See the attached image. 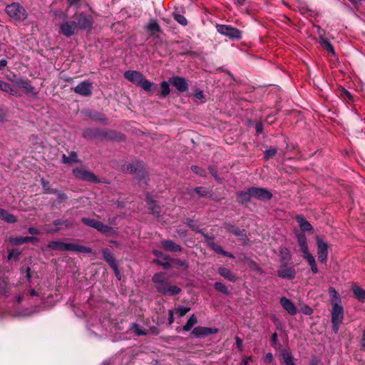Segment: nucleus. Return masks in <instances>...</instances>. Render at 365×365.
<instances>
[{
	"label": "nucleus",
	"instance_id": "a211bd4d",
	"mask_svg": "<svg viewBox=\"0 0 365 365\" xmlns=\"http://www.w3.org/2000/svg\"><path fill=\"white\" fill-rule=\"evenodd\" d=\"M103 257L106 261L110 264V266L113 269L116 275L120 274V272L118 268V264L113 257V255L110 253L108 250H105L103 252Z\"/></svg>",
	"mask_w": 365,
	"mask_h": 365
},
{
	"label": "nucleus",
	"instance_id": "6ab92c4d",
	"mask_svg": "<svg viewBox=\"0 0 365 365\" xmlns=\"http://www.w3.org/2000/svg\"><path fill=\"white\" fill-rule=\"evenodd\" d=\"M0 90L2 91L10 93L12 96H20L21 93L18 89H16L15 87L12 86V85L0 81Z\"/></svg>",
	"mask_w": 365,
	"mask_h": 365
},
{
	"label": "nucleus",
	"instance_id": "58836bf2",
	"mask_svg": "<svg viewBox=\"0 0 365 365\" xmlns=\"http://www.w3.org/2000/svg\"><path fill=\"white\" fill-rule=\"evenodd\" d=\"M170 92L169 83L166 81H163L160 85V96L162 97L167 96Z\"/></svg>",
	"mask_w": 365,
	"mask_h": 365
},
{
	"label": "nucleus",
	"instance_id": "6e6d98bb",
	"mask_svg": "<svg viewBox=\"0 0 365 365\" xmlns=\"http://www.w3.org/2000/svg\"><path fill=\"white\" fill-rule=\"evenodd\" d=\"M16 54V50L14 48H9L6 51V56L9 58H13Z\"/></svg>",
	"mask_w": 365,
	"mask_h": 365
},
{
	"label": "nucleus",
	"instance_id": "2eb2a0df",
	"mask_svg": "<svg viewBox=\"0 0 365 365\" xmlns=\"http://www.w3.org/2000/svg\"><path fill=\"white\" fill-rule=\"evenodd\" d=\"M64 251H71L83 253H90L91 250L89 247L82 246L76 243L65 242Z\"/></svg>",
	"mask_w": 365,
	"mask_h": 365
},
{
	"label": "nucleus",
	"instance_id": "412c9836",
	"mask_svg": "<svg viewBox=\"0 0 365 365\" xmlns=\"http://www.w3.org/2000/svg\"><path fill=\"white\" fill-rule=\"evenodd\" d=\"M181 292V289L175 285H171L168 283L165 284L163 290H160L159 292L163 294L175 295Z\"/></svg>",
	"mask_w": 365,
	"mask_h": 365
},
{
	"label": "nucleus",
	"instance_id": "9d476101",
	"mask_svg": "<svg viewBox=\"0 0 365 365\" xmlns=\"http://www.w3.org/2000/svg\"><path fill=\"white\" fill-rule=\"evenodd\" d=\"M73 174L76 178L83 180H87L92 182H98L97 177L91 172L83 169H73Z\"/></svg>",
	"mask_w": 365,
	"mask_h": 365
},
{
	"label": "nucleus",
	"instance_id": "de8ad7c7",
	"mask_svg": "<svg viewBox=\"0 0 365 365\" xmlns=\"http://www.w3.org/2000/svg\"><path fill=\"white\" fill-rule=\"evenodd\" d=\"M20 252L18 250H11L9 252L8 257L9 259H17L19 257Z\"/></svg>",
	"mask_w": 365,
	"mask_h": 365
},
{
	"label": "nucleus",
	"instance_id": "473e14b6",
	"mask_svg": "<svg viewBox=\"0 0 365 365\" xmlns=\"http://www.w3.org/2000/svg\"><path fill=\"white\" fill-rule=\"evenodd\" d=\"M304 258L308 261V263H309L313 273L317 274L318 272V269L317 267V264H316L314 257L312 255H309L307 257H304Z\"/></svg>",
	"mask_w": 365,
	"mask_h": 365
},
{
	"label": "nucleus",
	"instance_id": "4468645a",
	"mask_svg": "<svg viewBox=\"0 0 365 365\" xmlns=\"http://www.w3.org/2000/svg\"><path fill=\"white\" fill-rule=\"evenodd\" d=\"M168 279L165 273L159 272L154 274L153 277V281L155 284V287L158 292L163 290L166 282Z\"/></svg>",
	"mask_w": 365,
	"mask_h": 365
},
{
	"label": "nucleus",
	"instance_id": "393cba45",
	"mask_svg": "<svg viewBox=\"0 0 365 365\" xmlns=\"http://www.w3.org/2000/svg\"><path fill=\"white\" fill-rule=\"evenodd\" d=\"M210 329L202 327H195L191 332V335L195 337H200L211 334Z\"/></svg>",
	"mask_w": 365,
	"mask_h": 365
},
{
	"label": "nucleus",
	"instance_id": "f8f14e48",
	"mask_svg": "<svg viewBox=\"0 0 365 365\" xmlns=\"http://www.w3.org/2000/svg\"><path fill=\"white\" fill-rule=\"evenodd\" d=\"M296 272L294 269L291 266H287L285 264H282L278 269V275L282 278L293 279L295 277Z\"/></svg>",
	"mask_w": 365,
	"mask_h": 365
},
{
	"label": "nucleus",
	"instance_id": "c756f323",
	"mask_svg": "<svg viewBox=\"0 0 365 365\" xmlns=\"http://www.w3.org/2000/svg\"><path fill=\"white\" fill-rule=\"evenodd\" d=\"M329 295L331 299V305L334 306L335 303H336L337 304H340L341 298H340L339 294L335 290V289L333 287H330L329 290Z\"/></svg>",
	"mask_w": 365,
	"mask_h": 365
},
{
	"label": "nucleus",
	"instance_id": "c03bdc74",
	"mask_svg": "<svg viewBox=\"0 0 365 365\" xmlns=\"http://www.w3.org/2000/svg\"><path fill=\"white\" fill-rule=\"evenodd\" d=\"M82 222L87 226L93 227L94 229H95L96 226L97 225V223L98 222V220H96L93 219L86 218V217L82 218Z\"/></svg>",
	"mask_w": 365,
	"mask_h": 365
},
{
	"label": "nucleus",
	"instance_id": "b1692460",
	"mask_svg": "<svg viewBox=\"0 0 365 365\" xmlns=\"http://www.w3.org/2000/svg\"><path fill=\"white\" fill-rule=\"evenodd\" d=\"M354 297L360 302H365V290L357 285L352 286Z\"/></svg>",
	"mask_w": 365,
	"mask_h": 365
},
{
	"label": "nucleus",
	"instance_id": "ea45409f",
	"mask_svg": "<svg viewBox=\"0 0 365 365\" xmlns=\"http://www.w3.org/2000/svg\"><path fill=\"white\" fill-rule=\"evenodd\" d=\"M138 86H140L145 91H152L153 83L144 78H142V81L140 82Z\"/></svg>",
	"mask_w": 365,
	"mask_h": 365
},
{
	"label": "nucleus",
	"instance_id": "9b49d317",
	"mask_svg": "<svg viewBox=\"0 0 365 365\" xmlns=\"http://www.w3.org/2000/svg\"><path fill=\"white\" fill-rule=\"evenodd\" d=\"M93 86L92 83L88 81H83L78 84L74 88V91L83 96H89L92 93Z\"/></svg>",
	"mask_w": 365,
	"mask_h": 365
},
{
	"label": "nucleus",
	"instance_id": "3c124183",
	"mask_svg": "<svg viewBox=\"0 0 365 365\" xmlns=\"http://www.w3.org/2000/svg\"><path fill=\"white\" fill-rule=\"evenodd\" d=\"M155 262L158 264L162 265L164 268H168V267H170V264L168 262V259L167 257L163 258V259H162V260L161 259H157V260H155Z\"/></svg>",
	"mask_w": 365,
	"mask_h": 365
},
{
	"label": "nucleus",
	"instance_id": "6e6552de",
	"mask_svg": "<svg viewBox=\"0 0 365 365\" xmlns=\"http://www.w3.org/2000/svg\"><path fill=\"white\" fill-rule=\"evenodd\" d=\"M71 225L72 223L68 220L59 219L53 222V227L45 226L43 231L46 233H55L58 232L62 227H68Z\"/></svg>",
	"mask_w": 365,
	"mask_h": 365
},
{
	"label": "nucleus",
	"instance_id": "774afa93",
	"mask_svg": "<svg viewBox=\"0 0 365 365\" xmlns=\"http://www.w3.org/2000/svg\"><path fill=\"white\" fill-rule=\"evenodd\" d=\"M195 97L199 100L202 99L204 98L203 92L202 91H197L195 93Z\"/></svg>",
	"mask_w": 365,
	"mask_h": 365
},
{
	"label": "nucleus",
	"instance_id": "0e129e2a",
	"mask_svg": "<svg viewBox=\"0 0 365 365\" xmlns=\"http://www.w3.org/2000/svg\"><path fill=\"white\" fill-rule=\"evenodd\" d=\"M153 254L158 258V259H163V258H165L164 255L158 250H153Z\"/></svg>",
	"mask_w": 365,
	"mask_h": 365
},
{
	"label": "nucleus",
	"instance_id": "f257e3e1",
	"mask_svg": "<svg viewBox=\"0 0 365 365\" xmlns=\"http://www.w3.org/2000/svg\"><path fill=\"white\" fill-rule=\"evenodd\" d=\"M344 319V309L341 304H334L331 309V324L333 331L337 333L339 329V325L341 324Z\"/></svg>",
	"mask_w": 365,
	"mask_h": 365
},
{
	"label": "nucleus",
	"instance_id": "c85d7f7f",
	"mask_svg": "<svg viewBox=\"0 0 365 365\" xmlns=\"http://www.w3.org/2000/svg\"><path fill=\"white\" fill-rule=\"evenodd\" d=\"M281 355L286 365H294L293 357L289 350H282Z\"/></svg>",
	"mask_w": 365,
	"mask_h": 365
},
{
	"label": "nucleus",
	"instance_id": "aec40b11",
	"mask_svg": "<svg viewBox=\"0 0 365 365\" xmlns=\"http://www.w3.org/2000/svg\"><path fill=\"white\" fill-rule=\"evenodd\" d=\"M298 243L300 246L301 251L303 253V257H307L311 255L309 252V248L307 242V238L303 234H299L297 235Z\"/></svg>",
	"mask_w": 365,
	"mask_h": 365
},
{
	"label": "nucleus",
	"instance_id": "13d9d810",
	"mask_svg": "<svg viewBox=\"0 0 365 365\" xmlns=\"http://www.w3.org/2000/svg\"><path fill=\"white\" fill-rule=\"evenodd\" d=\"M44 227H43L42 229H43ZM29 232L30 234H32V235H39V234H41V232H44L43 231V230H41H41H38V229H36V228H34V227H30V228H29Z\"/></svg>",
	"mask_w": 365,
	"mask_h": 365
},
{
	"label": "nucleus",
	"instance_id": "8fccbe9b",
	"mask_svg": "<svg viewBox=\"0 0 365 365\" xmlns=\"http://www.w3.org/2000/svg\"><path fill=\"white\" fill-rule=\"evenodd\" d=\"M175 19L180 24L185 26L187 24V19L180 14H175Z\"/></svg>",
	"mask_w": 365,
	"mask_h": 365
},
{
	"label": "nucleus",
	"instance_id": "69168bd1",
	"mask_svg": "<svg viewBox=\"0 0 365 365\" xmlns=\"http://www.w3.org/2000/svg\"><path fill=\"white\" fill-rule=\"evenodd\" d=\"M153 254L158 258V259H163V258H165L164 255L158 250H153Z\"/></svg>",
	"mask_w": 365,
	"mask_h": 365
},
{
	"label": "nucleus",
	"instance_id": "37998d69",
	"mask_svg": "<svg viewBox=\"0 0 365 365\" xmlns=\"http://www.w3.org/2000/svg\"><path fill=\"white\" fill-rule=\"evenodd\" d=\"M214 287L217 291H219L220 292H222V293H225V294H228L229 293V291H228L227 288L222 282H215V284H214Z\"/></svg>",
	"mask_w": 365,
	"mask_h": 365
},
{
	"label": "nucleus",
	"instance_id": "e2e57ef3",
	"mask_svg": "<svg viewBox=\"0 0 365 365\" xmlns=\"http://www.w3.org/2000/svg\"><path fill=\"white\" fill-rule=\"evenodd\" d=\"M214 250L217 252L222 255H227V252H225L222 248L220 246L215 245L213 247Z\"/></svg>",
	"mask_w": 365,
	"mask_h": 365
},
{
	"label": "nucleus",
	"instance_id": "1a4fd4ad",
	"mask_svg": "<svg viewBox=\"0 0 365 365\" xmlns=\"http://www.w3.org/2000/svg\"><path fill=\"white\" fill-rule=\"evenodd\" d=\"M251 195L252 198L259 200H267L272 197V194L265 188L251 187Z\"/></svg>",
	"mask_w": 365,
	"mask_h": 365
},
{
	"label": "nucleus",
	"instance_id": "a19ab883",
	"mask_svg": "<svg viewBox=\"0 0 365 365\" xmlns=\"http://www.w3.org/2000/svg\"><path fill=\"white\" fill-rule=\"evenodd\" d=\"M26 237H9V242L12 245H18L26 243Z\"/></svg>",
	"mask_w": 365,
	"mask_h": 365
},
{
	"label": "nucleus",
	"instance_id": "cd10ccee",
	"mask_svg": "<svg viewBox=\"0 0 365 365\" xmlns=\"http://www.w3.org/2000/svg\"><path fill=\"white\" fill-rule=\"evenodd\" d=\"M218 272L222 277L228 279L229 281L234 282L235 280V276L227 268L220 267Z\"/></svg>",
	"mask_w": 365,
	"mask_h": 365
},
{
	"label": "nucleus",
	"instance_id": "09e8293b",
	"mask_svg": "<svg viewBox=\"0 0 365 365\" xmlns=\"http://www.w3.org/2000/svg\"><path fill=\"white\" fill-rule=\"evenodd\" d=\"M148 29L151 31H158L160 27L156 21H152L148 24Z\"/></svg>",
	"mask_w": 365,
	"mask_h": 365
},
{
	"label": "nucleus",
	"instance_id": "39448f33",
	"mask_svg": "<svg viewBox=\"0 0 365 365\" xmlns=\"http://www.w3.org/2000/svg\"><path fill=\"white\" fill-rule=\"evenodd\" d=\"M78 29L91 31L93 28V20L91 16L80 13L76 16Z\"/></svg>",
	"mask_w": 365,
	"mask_h": 365
},
{
	"label": "nucleus",
	"instance_id": "423d86ee",
	"mask_svg": "<svg viewBox=\"0 0 365 365\" xmlns=\"http://www.w3.org/2000/svg\"><path fill=\"white\" fill-rule=\"evenodd\" d=\"M14 87L21 88L24 92L33 93L35 91L34 87L31 85L29 80L23 78H14L11 80Z\"/></svg>",
	"mask_w": 365,
	"mask_h": 365
},
{
	"label": "nucleus",
	"instance_id": "72a5a7b5",
	"mask_svg": "<svg viewBox=\"0 0 365 365\" xmlns=\"http://www.w3.org/2000/svg\"><path fill=\"white\" fill-rule=\"evenodd\" d=\"M304 258L308 261V263H309L313 273L317 274L318 272V269L317 267V264H316L314 257L312 255H309L307 257H304Z\"/></svg>",
	"mask_w": 365,
	"mask_h": 365
},
{
	"label": "nucleus",
	"instance_id": "79ce46f5",
	"mask_svg": "<svg viewBox=\"0 0 365 365\" xmlns=\"http://www.w3.org/2000/svg\"><path fill=\"white\" fill-rule=\"evenodd\" d=\"M77 160V154L74 152L71 153L69 156H66L65 154L63 155V161L65 163H73Z\"/></svg>",
	"mask_w": 365,
	"mask_h": 365
},
{
	"label": "nucleus",
	"instance_id": "bb28decb",
	"mask_svg": "<svg viewBox=\"0 0 365 365\" xmlns=\"http://www.w3.org/2000/svg\"><path fill=\"white\" fill-rule=\"evenodd\" d=\"M0 219L9 223H13L16 221V218L14 215L9 213L6 210L2 208H0Z\"/></svg>",
	"mask_w": 365,
	"mask_h": 365
},
{
	"label": "nucleus",
	"instance_id": "603ef678",
	"mask_svg": "<svg viewBox=\"0 0 365 365\" xmlns=\"http://www.w3.org/2000/svg\"><path fill=\"white\" fill-rule=\"evenodd\" d=\"M190 310V309L189 307H179L176 309L177 312L179 313V315L180 317L185 316Z\"/></svg>",
	"mask_w": 365,
	"mask_h": 365
},
{
	"label": "nucleus",
	"instance_id": "49530a36",
	"mask_svg": "<svg viewBox=\"0 0 365 365\" xmlns=\"http://www.w3.org/2000/svg\"><path fill=\"white\" fill-rule=\"evenodd\" d=\"M299 9L302 14L312 13V11L308 7V6L305 3H301L299 4Z\"/></svg>",
	"mask_w": 365,
	"mask_h": 365
},
{
	"label": "nucleus",
	"instance_id": "7c9ffc66",
	"mask_svg": "<svg viewBox=\"0 0 365 365\" xmlns=\"http://www.w3.org/2000/svg\"><path fill=\"white\" fill-rule=\"evenodd\" d=\"M65 242L61 241H53L48 245V247L51 250L64 251Z\"/></svg>",
	"mask_w": 365,
	"mask_h": 365
},
{
	"label": "nucleus",
	"instance_id": "f3484780",
	"mask_svg": "<svg viewBox=\"0 0 365 365\" xmlns=\"http://www.w3.org/2000/svg\"><path fill=\"white\" fill-rule=\"evenodd\" d=\"M124 76L126 79L138 86L143 78L140 73L135 71H128L125 72Z\"/></svg>",
	"mask_w": 365,
	"mask_h": 365
},
{
	"label": "nucleus",
	"instance_id": "f03ea898",
	"mask_svg": "<svg viewBox=\"0 0 365 365\" xmlns=\"http://www.w3.org/2000/svg\"><path fill=\"white\" fill-rule=\"evenodd\" d=\"M8 15L16 20H24L26 18V12L24 7L17 3L8 5L6 8Z\"/></svg>",
	"mask_w": 365,
	"mask_h": 365
},
{
	"label": "nucleus",
	"instance_id": "c9c22d12",
	"mask_svg": "<svg viewBox=\"0 0 365 365\" xmlns=\"http://www.w3.org/2000/svg\"><path fill=\"white\" fill-rule=\"evenodd\" d=\"M130 329L138 336H143L147 334L146 331L135 323L132 324Z\"/></svg>",
	"mask_w": 365,
	"mask_h": 365
},
{
	"label": "nucleus",
	"instance_id": "e433bc0d",
	"mask_svg": "<svg viewBox=\"0 0 365 365\" xmlns=\"http://www.w3.org/2000/svg\"><path fill=\"white\" fill-rule=\"evenodd\" d=\"M196 323L197 318L195 317V315H192L187 320L186 324L184 325L183 330L186 331H190Z\"/></svg>",
	"mask_w": 365,
	"mask_h": 365
},
{
	"label": "nucleus",
	"instance_id": "bf43d9fd",
	"mask_svg": "<svg viewBox=\"0 0 365 365\" xmlns=\"http://www.w3.org/2000/svg\"><path fill=\"white\" fill-rule=\"evenodd\" d=\"M252 361V356H247V357H245L241 363H240V365H248V364L250 362H251Z\"/></svg>",
	"mask_w": 365,
	"mask_h": 365
},
{
	"label": "nucleus",
	"instance_id": "7ed1b4c3",
	"mask_svg": "<svg viewBox=\"0 0 365 365\" xmlns=\"http://www.w3.org/2000/svg\"><path fill=\"white\" fill-rule=\"evenodd\" d=\"M77 31L78 26L75 21L64 19L59 24V32L66 37L74 35Z\"/></svg>",
	"mask_w": 365,
	"mask_h": 365
},
{
	"label": "nucleus",
	"instance_id": "864d4df0",
	"mask_svg": "<svg viewBox=\"0 0 365 365\" xmlns=\"http://www.w3.org/2000/svg\"><path fill=\"white\" fill-rule=\"evenodd\" d=\"M276 149L275 148H270L266 150L265 152V158H270L272 156H274L276 154Z\"/></svg>",
	"mask_w": 365,
	"mask_h": 365
},
{
	"label": "nucleus",
	"instance_id": "4d7b16f0",
	"mask_svg": "<svg viewBox=\"0 0 365 365\" xmlns=\"http://www.w3.org/2000/svg\"><path fill=\"white\" fill-rule=\"evenodd\" d=\"M21 274H25V277H24L25 280H26L28 282L30 281L31 274H30V268L29 267L26 268L24 272L23 270H21Z\"/></svg>",
	"mask_w": 365,
	"mask_h": 365
},
{
	"label": "nucleus",
	"instance_id": "4c0bfd02",
	"mask_svg": "<svg viewBox=\"0 0 365 365\" xmlns=\"http://www.w3.org/2000/svg\"><path fill=\"white\" fill-rule=\"evenodd\" d=\"M96 230L102 233H108L112 231V228L108 225H104L101 222L98 221L97 225L95 227Z\"/></svg>",
	"mask_w": 365,
	"mask_h": 365
},
{
	"label": "nucleus",
	"instance_id": "5701e85b",
	"mask_svg": "<svg viewBox=\"0 0 365 365\" xmlns=\"http://www.w3.org/2000/svg\"><path fill=\"white\" fill-rule=\"evenodd\" d=\"M252 198V195H251V187L238 193L237 200L241 203L250 202Z\"/></svg>",
	"mask_w": 365,
	"mask_h": 365
},
{
	"label": "nucleus",
	"instance_id": "ddd939ff",
	"mask_svg": "<svg viewBox=\"0 0 365 365\" xmlns=\"http://www.w3.org/2000/svg\"><path fill=\"white\" fill-rule=\"evenodd\" d=\"M169 81L180 92L186 91L188 88V84L184 78L175 76L170 78Z\"/></svg>",
	"mask_w": 365,
	"mask_h": 365
},
{
	"label": "nucleus",
	"instance_id": "20e7f679",
	"mask_svg": "<svg viewBox=\"0 0 365 365\" xmlns=\"http://www.w3.org/2000/svg\"><path fill=\"white\" fill-rule=\"evenodd\" d=\"M216 29L220 34L230 38L239 39L241 38V31L230 25L217 24Z\"/></svg>",
	"mask_w": 365,
	"mask_h": 365
},
{
	"label": "nucleus",
	"instance_id": "dca6fc26",
	"mask_svg": "<svg viewBox=\"0 0 365 365\" xmlns=\"http://www.w3.org/2000/svg\"><path fill=\"white\" fill-rule=\"evenodd\" d=\"M282 307L291 315H294L297 312V309L294 303L289 299L283 297L280 299Z\"/></svg>",
	"mask_w": 365,
	"mask_h": 365
},
{
	"label": "nucleus",
	"instance_id": "a878e982",
	"mask_svg": "<svg viewBox=\"0 0 365 365\" xmlns=\"http://www.w3.org/2000/svg\"><path fill=\"white\" fill-rule=\"evenodd\" d=\"M296 220L302 231H310L312 230V225L302 216H297Z\"/></svg>",
	"mask_w": 365,
	"mask_h": 365
},
{
	"label": "nucleus",
	"instance_id": "052dcab7",
	"mask_svg": "<svg viewBox=\"0 0 365 365\" xmlns=\"http://www.w3.org/2000/svg\"><path fill=\"white\" fill-rule=\"evenodd\" d=\"M195 190L197 194H199L201 196H205L207 192L205 190L200 187H196Z\"/></svg>",
	"mask_w": 365,
	"mask_h": 365
},
{
	"label": "nucleus",
	"instance_id": "2f4dec72",
	"mask_svg": "<svg viewBox=\"0 0 365 365\" xmlns=\"http://www.w3.org/2000/svg\"><path fill=\"white\" fill-rule=\"evenodd\" d=\"M320 43L327 51L331 53L333 55L335 54L334 47L326 38L321 36Z\"/></svg>",
	"mask_w": 365,
	"mask_h": 365
},
{
	"label": "nucleus",
	"instance_id": "680f3d73",
	"mask_svg": "<svg viewBox=\"0 0 365 365\" xmlns=\"http://www.w3.org/2000/svg\"><path fill=\"white\" fill-rule=\"evenodd\" d=\"M138 168H137L135 165H129L127 167V171L130 173H134L138 170Z\"/></svg>",
	"mask_w": 365,
	"mask_h": 365
},
{
	"label": "nucleus",
	"instance_id": "338daca9",
	"mask_svg": "<svg viewBox=\"0 0 365 365\" xmlns=\"http://www.w3.org/2000/svg\"><path fill=\"white\" fill-rule=\"evenodd\" d=\"M174 311L170 310L169 311V318H168V323L169 324H172L174 322Z\"/></svg>",
	"mask_w": 365,
	"mask_h": 365
},
{
	"label": "nucleus",
	"instance_id": "0eeeda50",
	"mask_svg": "<svg viewBox=\"0 0 365 365\" xmlns=\"http://www.w3.org/2000/svg\"><path fill=\"white\" fill-rule=\"evenodd\" d=\"M317 242L318 259L320 262L324 263L327 262L328 256V245L319 236L317 237Z\"/></svg>",
	"mask_w": 365,
	"mask_h": 365
},
{
	"label": "nucleus",
	"instance_id": "4be33fe9",
	"mask_svg": "<svg viewBox=\"0 0 365 365\" xmlns=\"http://www.w3.org/2000/svg\"><path fill=\"white\" fill-rule=\"evenodd\" d=\"M163 247L170 252H180L181 251V247L175 244L172 240H165L162 242Z\"/></svg>",
	"mask_w": 365,
	"mask_h": 365
},
{
	"label": "nucleus",
	"instance_id": "5fc2aeb1",
	"mask_svg": "<svg viewBox=\"0 0 365 365\" xmlns=\"http://www.w3.org/2000/svg\"><path fill=\"white\" fill-rule=\"evenodd\" d=\"M174 263H175L177 265L180 267H183L185 269L187 268L188 264L186 261L180 260V259H175L174 260Z\"/></svg>",
	"mask_w": 365,
	"mask_h": 365
},
{
	"label": "nucleus",
	"instance_id": "a18cd8bd",
	"mask_svg": "<svg viewBox=\"0 0 365 365\" xmlns=\"http://www.w3.org/2000/svg\"><path fill=\"white\" fill-rule=\"evenodd\" d=\"M149 209L151 210L152 213L158 216L160 214V207L157 206L153 201L149 202Z\"/></svg>",
	"mask_w": 365,
	"mask_h": 365
},
{
	"label": "nucleus",
	"instance_id": "f704fd0d",
	"mask_svg": "<svg viewBox=\"0 0 365 365\" xmlns=\"http://www.w3.org/2000/svg\"><path fill=\"white\" fill-rule=\"evenodd\" d=\"M41 185H42L43 189L46 193H48V194L56 193V190L55 189H53L51 187L49 182L45 180L43 178L41 179Z\"/></svg>",
	"mask_w": 365,
	"mask_h": 365
}]
</instances>
